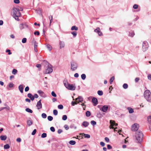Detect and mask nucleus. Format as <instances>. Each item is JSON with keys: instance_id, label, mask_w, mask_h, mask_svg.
Returning <instances> with one entry per match:
<instances>
[{"instance_id": "obj_1", "label": "nucleus", "mask_w": 151, "mask_h": 151, "mask_svg": "<svg viewBox=\"0 0 151 151\" xmlns=\"http://www.w3.org/2000/svg\"><path fill=\"white\" fill-rule=\"evenodd\" d=\"M144 96L147 101L151 102V93L149 90H147L145 91Z\"/></svg>"}, {"instance_id": "obj_2", "label": "nucleus", "mask_w": 151, "mask_h": 151, "mask_svg": "<svg viewBox=\"0 0 151 151\" xmlns=\"http://www.w3.org/2000/svg\"><path fill=\"white\" fill-rule=\"evenodd\" d=\"M135 137L138 142L140 143L142 140L143 137V134L141 131H138L136 132Z\"/></svg>"}, {"instance_id": "obj_3", "label": "nucleus", "mask_w": 151, "mask_h": 151, "mask_svg": "<svg viewBox=\"0 0 151 151\" xmlns=\"http://www.w3.org/2000/svg\"><path fill=\"white\" fill-rule=\"evenodd\" d=\"M12 14L14 17H19L21 15V13L19 9L16 8H14L13 9Z\"/></svg>"}, {"instance_id": "obj_4", "label": "nucleus", "mask_w": 151, "mask_h": 151, "mask_svg": "<svg viewBox=\"0 0 151 151\" xmlns=\"http://www.w3.org/2000/svg\"><path fill=\"white\" fill-rule=\"evenodd\" d=\"M71 67L70 69L73 71L76 70L78 67V65L76 62L72 61L70 62Z\"/></svg>"}, {"instance_id": "obj_5", "label": "nucleus", "mask_w": 151, "mask_h": 151, "mask_svg": "<svg viewBox=\"0 0 151 151\" xmlns=\"http://www.w3.org/2000/svg\"><path fill=\"white\" fill-rule=\"evenodd\" d=\"M65 87L68 90L73 91L75 89V87L73 86V84H68V82L64 83Z\"/></svg>"}, {"instance_id": "obj_6", "label": "nucleus", "mask_w": 151, "mask_h": 151, "mask_svg": "<svg viewBox=\"0 0 151 151\" xmlns=\"http://www.w3.org/2000/svg\"><path fill=\"white\" fill-rule=\"evenodd\" d=\"M148 47L149 46L148 42L146 41H144L142 43V46L143 51L144 52L146 51L147 50Z\"/></svg>"}, {"instance_id": "obj_7", "label": "nucleus", "mask_w": 151, "mask_h": 151, "mask_svg": "<svg viewBox=\"0 0 151 151\" xmlns=\"http://www.w3.org/2000/svg\"><path fill=\"white\" fill-rule=\"evenodd\" d=\"M139 127V125L137 123L133 124L132 127V130L133 131H137Z\"/></svg>"}, {"instance_id": "obj_8", "label": "nucleus", "mask_w": 151, "mask_h": 151, "mask_svg": "<svg viewBox=\"0 0 151 151\" xmlns=\"http://www.w3.org/2000/svg\"><path fill=\"white\" fill-rule=\"evenodd\" d=\"M19 28L21 30H22L25 28H28V26L26 23H22L20 24L19 26Z\"/></svg>"}, {"instance_id": "obj_9", "label": "nucleus", "mask_w": 151, "mask_h": 151, "mask_svg": "<svg viewBox=\"0 0 151 151\" xmlns=\"http://www.w3.org/2000/svg\"><path fill=\"white\" fill-rule=\"evenodd\" d=\"M51 66V65H49L48 66L46 67L47 68L46 69L45 71V74H50L53 71V69L52 67H50V66Z\"/></svg>"}, {"instance_id": "obj_10", "label": "nucleus", "mask_w": 151, "mask_h": 151, "mask_svg": "<svg viewBox=\"0 0 151 151\" xmlns=\"http://www.w3.org/2000/svg\"><path fill=\"white\" fill-rule=\"evenodd\" d=\"M109 106L107 105H104L100 109V110L104 112H106L108 109Z\"/></svg>"}, {"instance_id": "obj_11", "label": "nucleus", "mask_w": 151, "mask_h": 151, "mask_svg": "<svg viewBox=\"0 0 151 151\" xmlns=\"http://www.w3.org/2000/svg\"><path fill=\"white\" fill-rule=\"evenodd\" d=\"M92 102L93 103V105L94 106H96L98 103L97 99L94 97H93L92 98Z\"/></svg>"}, {"instance_id": "obj_12", "label": "nucleus", "mask_w": 151, "mask_h": 151, "mask_svg": "<svg viewBox=\"0 0 151 151\" xmlns=\"http://www.w3.org/2000/svg\"><path fill=\"white\" fill-rule=\"evenodd\" d=\"M110 123L112 127L110 129H114V126H116L118 125V124L116 123L114 121L111 120L110 121Z\"/></svg>"}, {"instance_id": "obj_13", "label": "nucleus", "mask_w": 151, "mask_h": 151, "mask_svg": "<svg viewBox=\"0 0 151 151\" xmlns=\"http://www.w3.org/2000/svg\"><path fill=\"white\" fill-rule=\"evenodd\" d=\"M41 100H40L38 101L37 103L36 106L38 109H41L42 107V104L41 103Z\"/></svg>"}, {"instance_id": "obj_14", "label": "nucleus", "mask_w": 151, "mask_h": 151, "mask_svg": "<svg viewBox=\"0 0 151 151\" xmlns=\"http://www.w3.org/2000/svg\"><path fill=\"white\" fill-rule=\"evenodd\" d=\"M59 46L60 49H61L65 47V43L64 42L59 40Z\"/></svg>"}, {"instance_id": "obj_15", "label": "nucleus", "mask_w": 151, "mask_h": 151, "mask_svg": "<svg viewBox=\"0 0 151 151\" xmlns=\"http://www.w3.org/2000/svg\"><path fill=\"white\" fill-rule=\"evenodd\" d=\"M89 124V123L87 121H84L81 124V126L86 127H87Z\"/></svg>"}, {"instance_id": "obj_16", "label": "nucleus", "mask_w": 151, "mask_h": 151, "mask_svg": "<svg viewBox=\"0 0 151 151\" xmlns=\"http://www.w3.org/2000/svg\"><path fill=\"white\" fill-rule=\"evenodd\" d=\"M42 64L44 66L46 67L49 66V65H51L49 63H48L47 61L45 60H44L43 61Z\"/></svg>"}, {"instance_id": "obj_17", "label": "nucleus", "mask_w": 151, "mask_h": 151, "mask_svg": "<svg viewBox=\"0 0 151 151\" xmlns=\"http://www.w3.org/2000/svg\"><path fill=\"white\" fill-rule=\"evenodd\" d=\"M76 101H78V102H82L83 101V99L81 96H79L76 99Z\"/></svg>"}, {"instance_id": "obj_18", "label": "nucleus", "mask_w": 151, "mask_h": 151, "mask_svg": "<svg viewBox=\"0 0 151 151\" xmlns=\"http://www.w3.org/2000/svg\"><path fill=\"white\" fill-rule=\"evenodd\" d=\"M27 97L30 98V99L33 101L34 100V97L33 96L31 93H28L27 95Z\"/></svg>"}, {"instance_id": "obj_19", "label": "nucleus", "mask_w": 151, "mask_h": 151, "mask_svg": "<svg viewBox=\"0 0 151 151\" xmlns=\"http://www.w3.org/2000/svg\"><path fill=\"white\" fill-rule=\"evenodd\" d=\"M23 86L22 85H20L19 86V89L22 93H23Z\"/></svg>"}, {"instance_id": "obj_20", "label": "nucleus", "mask_w": 151, "mask_h": 151, "mask_svg": "<svg viewBox=\"0 0 151 151\" xmlns=\"http://www.w3.org/2000/svg\"><path fill=\"white\" fill-rule=\"evenodd\" d=\"M135 34L133 31H131L129 32V36L133 37L134 35Z\"/></svg>"}, {"instance_id": "obj_21", "label": "nucleus", "mask_w": 151, "mask_h": 151, "mask_svg": "<svg viewBox=\"0 0 151 151\" xmlns=\"http://www.w3.org/2000/svg\"><path fill=\"white\" fill-rule=\"evenodd\" d=\"M127 109L129 111V112L130 114H132L134 112V111L133 109L130 108V107H128Z\"/></svg>"}, {"instance_id": "obj_22", "label": "nucleus", "mask_w": 151, "mask_h": 151, "mask_svg": "<svg viewBox=\"0 0 151 151\" xmlns=\"http://www.w3.org/2000/svg\"><path fill=\"white\" fill-rule=\"evenodd\" d=\"M27 125L29 127L32 124V122L31 120H28L27 122Z\"/></svg>"}, {"instance_id": "obj_23", "label": "nucleus", "mask_w": 151, "mask_h": 151, "mask_svg": "<svg viewBox=\"0 0 151 151\" xmlns=\"http://www.w3.org/2000/svg\"><path fill=\"white\" fill-rule=\"evenodd\" d=\"M71 30H76L77 31L78 30V28L75 25L73 26L71 28Z\"/></svg>"}, {"instance_id": "obj_24", "label": "nucleus", "mask_w": 151, "mask_h": 151, "mask_svg": "<svg viewBox=\"0 0 151 151\" xmlns=\"http://www.w3.org/2000/svg\"><path fill=\"white\" fill-rule=\"evenodd\" d=\"M7 138V137L6 135H1L0 136L1 139L2 140H5Z\"/></svg>"}, {"instance_id": "obj_25", "label": "nucleus", "mask_w": 151, "mask_h": 151, "mask_svg": "<svg viewBox=\"0 0 151 151\" xmlns=\"http://www.w3.org/2000/svg\"><path fill=\"white\" fill-rule=\"evenodd\" d=\"M37 92L42 96H43V95L44 94V92L41 90L38 91Z\"/></svg>"}, {"instance_id": "obj_26", "label": "nucleus", "mask_w": 151, "mask_h": 151, "mask_svg": "<svg viewBox=\"0 0 151 151\" xmlns=\"http://www.w3.org/2000/svg\"><path fill=\"white\" fill-rule=\"evenodd\" d=\"M25 111L27 112L32 113L33 111L31 109H29V108H27L25 109Z\"/></svg>"}, {"instance_id": "obj_27", "label": "nucleus", "mask_w": 151, "mask_h": 151, "mask_svg": "<svg viewBox=\"0 0 151 151\" xmlns=\"http://www.w3.org/2000/svg\"><path fill=\"white\" fill-rule=\"evenodd\" d=\"M91 115V113L90 111H87L86 112V116L89 117Z\"/></svg>"}, {"instance_id": "obj_28", "label": "nucleus", "mask_w": 151, "mask_h": 151, "mask_svg": "<svg viewBox=\"0 0 151 151\" xmlns=\"http://www.w3.org/2000/svg\"><path fill=\"white\" fill-rule=\"evenodd\" d=\"M69 143L70 144L72 145H74L75 144L76 142L74 140H70L69 141Z\"/></svg>"}, {"instance_id": "obj_29", "label": "nucleus", "mask_w": 151, "mask_h": 151, "mask_svg": "<svg viewBox=\"0 0 151 151\" xmlns=\"http://www.w3.org/2000/svg\"><path fill=\"white\" fill-rule=\"evenodd\" d=\"M10 148V146L8 144H6L4 146V148L5 149H7Z\"/></svg>"}, {"instance_id": "obj_30", "label": "nucleus", "mask_w": 151, "mask_h": 151, "mask_svg": "<svg viewBox=\"0 0 151 151\" xmlns=\"http://www.w3.org/2000/svg\"><path fill=\"white\" fill-rule=\"evenodd\" d=\"M4 109H7L8 110H9V107L8 106H7L6 107H1L0 108V111Z\"/></svg>"}, {"instance_id": "obj_31", "label": "nucleus", "mask_w": 151, "mask_h": 151, "mask_svg": "<svg viewBox=\"0 0 151 151\" xmlns=\"http://www.w3.org/2000/svg\"><path fill=\"white\" fill-rule=\"evenodd\" d=\"M86 78V75L85 74H82L81 75V78L83 80H85Z\"/></svg>"}, {"instance_id": "obj_32", "label": "nucleus", "mask_w": 151, "mask_h": 151, "mask_svg": "<svg viewBox=\"0 0 151 151\" xmlns=\"http://www.w3.org/2000/svg\"><path fill=\"white\" fill-rule=\"evenodd\" d=\"M46 46L49 50L50 51L52 50V47L50 45L47 44Z\"/></svg>"}, {"instance_id": "obj_33", "label": "nucleus", "mask_w": 151, "mask_h": 151, "mask_svg": "<svg viewBox=\"0 0 151 151\" xmlns=\"http://www.w3.org/2000/svg\"><path fill=\"white\" fill-rule=\"evenodd\" d=\"M83 136L85 138H89L90 137V135L88 134H85L84 133Z\"/></svg>"}, {"instance_id": "obj_34", "label": "nucleus", "mask_w": 151, "mask_h": 151, "mask_svg": "<svg viewBox=\"0 0 151 151\" xmlns=\"http://www.w3.org/2000/svg\"><path fill=\"white\" fill-rule=\"evenodd\" d=\"M100 31V28L99 27H97L96 28V29H95L94 30V32H96L97 33H98V32H99Z\"/></svg>"}, {"instance_id": "obj_35", "label": "nucleus", "mask_w": 151, "mask_h": 151, "mask_svg": "<svg viewBox=\"0 0 151 151\" xmlns=\"http://www.w3.org/2000/svg\"><path fill=\"white\" fill-rule=\"evenodd\" d=\"M97 93L98 94L99 96H102L103 95V92L102 91H98Z\"/></svg>"}, {"instance_id": "obj_36", "label": "nucleus", "mask_w": 151, "mask_h": 151, "mask_svg": "<svg viewBox=\"0 0 151 151\" xmlns=\"http://www.w3.org/2000/svg\"><path fill=\"white\" fill-rule=\"evenodd\" d=\"M17 69H14L12 71V73L14 75H15L17 73Z\"/></svg>"}, {"instance_id": "obj_37", "label": "nucleus", "mask_w": 151, "mask_h": 151, "mask_svg": "<svg viewBox=\"0 0 151 151\" xmlns=\"http://www.w3.org/2000/svg\"><path fill=\"white\" fill-rule=\"evenodd\" d=\"M71 33L73 35L74 37H75L77 35V33L76 31L72 32H71Z\"/></svg>"}, {"instance_id": "obj_38", "label": "nucleus", "mask_w": 151, "mask_h": 151, "mask_svg": "<svg viewBox=\"0 0 151 151\" xmlns=\"http://www.w3.org/2000/svg\"><path fill=\"white\" fill-rule=\"evenodd\" d=\"M123 87L124 88L126 89L128 87V85L127 83H124L123 85Z\"/></svg>"}, {"instance_id": "obj_39", "label": "nucleus", "mask_w": 151, "mask_h": 151, "mask_svg": "<svg viewBox=\"0 0 151 151\" xmlns=\"http://www.w3.org/2000/svg\"><path fill=\"white\" fill-rule=\"evenodd\" d=\"M53 117L51 116H49L47 117L48 120L50 121H52L53 120Z\"/></svg>"}, {"instance_id": "obj_40", "label": "nucleus", "mask_w": 151, "mask_h": 151, "mask_svg": "<svg viewBox=\"0 0 151 151\" xmlns=\"http://www.w3.org/2000/svg\"><path fill=\"white\" fill-rule=\"evenodd\" d=\"M47 134L45 133H43L41 135V137L42 138H44L47 137Z\"/></svg>"}, {"instance_id": "obj_41", "label": "nucleus", "mask_w": 151, "mask_h": 151, "mask_svg": "<svg viewBox=\"0 0 151 151\" xmlns=\"http://www.w3.org/2000/svg\"><path fill=\"white\" fill-rule=\"evenodd\" d=\"M114 79V76H112L110 79V83L111 84L112 83Z\"/></svg>"}, {"instance_id": "obj_42", "label": "nucleus", "mask_w": 151, "mask_h": 151, "mask_svg": "<svg viewBox=\"0 0 151 151\" xmlns=\"http://www.w3.org/2000/svg\"><path fill=\"white\" fill-rule=\"evenodd\" d=\"M67 116L66 115H64L62 116V119L64 121H65L67 120Z\"/></svg>"}, {"instance_id": "obj_43", "label": "nucleus", "mask_w": 151, "mask_h": 151, "mask_svg": "<svg viewBox=\"0 0 151 151\" xmlns=\"http://www.w3.org/2000/svg\"><path fill=\"white\" fill-rule=\"evenodd\" d=\"M53 114L55 115H57L58 114V112L57 110L55 109L53 111Z\"/></svg>"}, {"instance_id": "obj_44", "label": "nucleus", "mask_w": 151, "mask_h": 151, "mask_svg": "<svg viewBox=\"0 0 151 151\" xmlns=\"http://www.w3.org/2000/svg\"><path fill=\"white\" fill-rule=\"evenodd\" d=\"M91 124H92V125H93V126H94V125H96V122L94 120L91 121Z\"/></svg>"}, {"instance_id": "obj_45", "label": "nucleus", "mask_w": 151, "mask_h": 151, "mask_svg": "<svg viewBox=\"0 0 151 151\" xmlns=\"http://www.w3.org/2000/svg\"><path fill=\"white\" fill-rule=\"evenodd\" d=\"M58 108L59 109H62L63 108V106L62 104H60L58 106Z\"/></svg>"}, {"instance_id": "obj_46", "label": "nucleus", "mask_w": 151, "mask_h": 151, "mask_svg": "<svg viewBox=\"0 0 151 151\" xmlns=\"http://www.w3.org/2000/svg\"><path fill=\"white\" fill-rule=\"evenodd\" d=\"M147 120L150 123H151V116H150L148 117Z\"/></svg>"}, {"instance_id": "obj_47", "label": "nucleus", "mask_w": 151, "mask_h": 151, "mask_svg": "<svg viewBox=\"0 0 151 151\" xmlns=\"http://www.w3.org/2000/svg\"><path fill=\"white\" fill-rule=\"evenodd\" d=\"M42 117L43 118H46L47 117V115L46 114L43 113L42 114Z\"/></svg>"}, {"instance_id": "obj_48", "label": "nucleus", "mask_w": 151, "mask_h": 151, "mask_svg": "<svg viewBox=\"0 0 151 151\" xmlns=\"http://www.w3.org/2000/svg\"><path fill=\"white\" fill-rule=\"evenodd\" d=\"M27 38H24L22 40V42L23 43H25L27 42Z\"/></svg>"}, {"instance_id": "obj_49", "label": "nucleus", "mask_w": 151, "mask_h": 151, "mask_svg": "<svg viewBox=\"0 0 151 151\" xmlns=\"http://www.w3.org/2000/svg\"><path fill=\"white\" fill-rule=\"evenodd\" d=\"M37 132V130L36 129H34L32 133V135H34L36 134Z\"/></svg>"}, {"instance_id": "obj_50", "label": "nucleus", "mask_w": 151, "mask_h": 151, "mask_svg": "<svg viewBox=\"0 0 151 151\" xmlns=\"http://www.w3.org/2000/svg\"><path fill=\"white\" fill-rule=\"evenodd\" d=\"M6 52H8V54L10 55L12 54V53L11 52V51L10 50L7 49L6 50Z\"/></svg>"}, {"instance_id": "obj_51", "label": "nucleus", "mask_w": 151, "mask_h": 151, "mask_svg": "<svg viewBox=\"0 0 151 151\" xmlns=\"http://www.w3.org/2000/svg\"><path fill=\"white\" fill-rule=\"evenodd\" d=\"M51 95L53 96L54 97H56L57 96L56 94H55V92L53 91L52 92Z\"/></svg>"}, {"instance_id": "obj_52", "label": "nucleus", "mask_w": 151, "mask_h": 151, "mask_svg": "<svg viewBox=\"0 0 151 151\" xmlns=\"http://www.w3.org/2000/svg\"><path fill=\"white\" fill-rule=\"evenodd\" d=\"M138 5L137 4H134L133 6V8L134 9H137L138 8Z\"/></svg>"}, {"instance_id": "obj_53", "label": "nucleus", "mask_w": 151, "mask_h": 151, "mask_svg": "<svg viewBox=\"0 0 151 151\" xmlns=\"http://www.w3.org/2000/svg\"><path fill=\"white\" fill-rule=\"evenodd\" d=\"M40 32L39 31H35L34 32V34L35 35H37L38 36L39 35H40Z\"/></svg>"}, {"instance_id": "obj_54", "label": "nucleus", "mask_w": 151, "mask_h": 151, "mask_svg": "<svg viewBox=\"0 0 151 151\" xmlns=\"http://www.w3.org/2000/svg\"><path fill=\"white\" fill-rule=\"evenodd\" d=\"M50 130L53 132H54L55 131V129L54 127H52L50 128Z\"/></svg>"}, {"instance_id": "obj_55", "label": "nucleus", "mask_w": 151, "mask_h": 151, "mask_svg": "<svg viewBox=\"0 0 151 151\" xmlns=\"http://www.w3.org/2000/svg\"><path fill=\"white\" fill-rule=\"evenodd\" d=\"M64 127L65 128V129L66 130H68L69 129V127L67 125V124H65L64 126Z\"/></svg>"}, {"instance_id": "obj_56", "label": "nucleus", "mask_w": 151, "mask_h": 151, "mask_svg": "<svg viewBox=\"0 0 151 151\" xmlns=\"http://www.w3.org/2000/svg\"><path fill=\"white\" fill-rule=\"evenodd\" d=\"M14 3L16 4H18L20 3L19 0H14Z\"/></svg>"}, {"instance_id": "obj_57", "label": "nucleus", "mask_w": 151, "mask_h": 151, "mask_svg": "<svg viewBox=\"0 0 151 151\" xmlns=\"http://www.w3.org/2000/svg\"><path fill=\"white\" fill-rule=\"evenodd\" d=\"M70 127L71 128H74L75 129H76V127L74 126V125H70Z\"/></svg>"}, {"instance_id": "obj_58", "label": "nucleus", "mask_w": 151, "mask_h": 151, "mask_svg": "<svg viewBox=\"0 0 151 151\" xmlns=\"http://www.w3.org/2000/svg\"><path fill=\"white\" fill-rule=\"evenodd\" d=\"M107 149L108 150H110L112 148V147L111 146V145H107Z\"/></svg>"}, {"instance_id": "obj_59", "label": "nucleus", "mask_w": 151, "mask_h": 151, "mask_svg": "<svg viewBox=\"0 0 151 151\" xmlns=\"http://www.w3.org/2000/svg\"><path fill=\"white\" fill-rule=\"evenodd\" d=\"M29 90V88L28 86H26L25 88V92L28 91Z\"/></svg>"}, {"instance_id": "obj_60", "label": "nucleus", "mask_w": 151, "mask_h": 151, "mask_svg": "<svg viewBox=\"0 0 151 151\" xmlns=\"http://www.w3.org/2000/svg\"><path fill=\"white\" fill-rule=\"evenodd\" d=\"M37 44H38L35 41V42L34 48H37V47L38 46Z\"/></svg>"}, {"instance_id": "obj_61", "label": "nucleus", "mask_w": 151, "mask_h": 151, "mask_svg": "<svg viewBox=\"0 0 151 151\" xmlns=\"http://www.w3.org/2000/svg\"><path fill=\"white\" fill-rule=\"evenodd\" d=\"M139 80V78L138 77L136 78L135 79V81L136 83Z\"/></svg>"}, {"instance_id": "obj_62", "label": "nucleus", "mask_w": 151, "mask_h": 151, "mask_svg": "<svg viewBox=\"0 0 151 151\" xmlns=\"http://www.w3.org/2000/svg\"><path fill=\"white\" fill-rule=\"evenodd\" d=\"M100 145L102 147H104L105 145V143L103 142H100Z\"/></svg>"}, {"instance_id": "obj_63", "label": "nucleus", "mask_w": 151, "mask_h": 151, "mask_svg": "<svg viewBox=\"0 0 151 151\" xmlns=\"http://www.w3.org/2000/svg\"><path fill=\"white\" fill-rule=\"evenodd\" d=\"M14 86V84L12 83H10L9 84V86L10 88Z\"/></svg>"}, {"instance_id": "obj_64", "label": "nucleus", "mask_w": 151, "mask_h": 151, "mask_svg": "<svg viewBox=\"0 0 151 151\" xmlns=\"http://www.w3.org/2000/svg\"><path fill=\"white\" fill-rule=\"evenodd\" d=\"M25 101H26L28 102V103H30L31 102L30 100L28 98L26 99H25Z\"/></svg>"}]
</instances>
